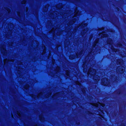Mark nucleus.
Wrapping results in <instances>:
<instances>
[{"instance_id": "obj_17", "label": "nucleus", "mask_w": 126, "mask_h": 126, "mask_svg": "<svg viewBox=\"0 0 126 126\" xmlns=\"http://www.w3.org/2000/svg\"><path fill=\"white\" fill-rule=\"evenodd\" d=\"M78 123V124H79V123Z\"/></svg>"}, {"instance_id": "obj_3", "label": "nucleus", "mask_w": 126, "mask_h": 126, "mask_svg": "<svg viewBox=\"0 0 126 126\" xmlns=\"http://www.w3.org/2000/svg\"><path fill=\"white\" fill-rule=\"evenodd\" d=\"M88 115H90L92 114V113L90 111H88Z\"/></svg>"}, {"instance_id": "obj_4", "label": "nucleus", "mask_w": 126, "mask_h": 126, "mask_svg": "<svg viewBox=\"0 0 126 126\" xmlns=\"http://www.w3.org/2000/svg\"><path fill=\"white\" fill-rule=\"evenodd\" d=\"M118 46L120 47L122 46V44L121 43H119L118 44Z\"/></svg>"}, {"instance_id": "obj_1", "label": "nucleus", "mask_w": 126, "mask_h": 126, "mask_svg": "<svg viewBox=\"0 0 126 126\" xmlns=\"http://www.w3.org/2000/svg\"><path fill=\"white\" fill-rule=\"evenodd\" d=\"M111 49L113 52H116L117 51L118 49L114 48L113 47H111Z\"/></svg>"}, {"instance_id": "obj_6", "label": "nucleus", "mask_w": 126, "mask_h": 126, "mask_svg": "<svg viewBox=\"0 0 126 126\" xmlns=\"http://www.w3.org/2000/svg\"><path fill=\"white\" fill-rule=\"evenodd\" d=\"M116 9H117V10L118 11H119V10H120V9L119 8H118V7H117L116 8Z\"/></svg>"}, {"instance_id": "obj_16", "label": "nucleus", "mask_w": 126, "mask_h": 126, "mask_svg": "<svg viewBox=\"0 0 126 126\" xmlns=\"http://www.w3.org/2000/svg\"><path fill=\"white\" fill-rule=\"evenodd\" d=\"M122 71H123H123H124V70H123V69L122 70Z\"/></svg>"}, {"instance_id": "obj_11", "label": "nucleus", "mask_w": 126, "mask_h": 126, "mask_svg": "<svg viewBox=\"0 0 126 126\" xmlns=\"http://www.w3.org/2000/svg\"><path fill=\"white\" fill-rule=\"evenodd\" d=\"M70 58H71L72 59H73V57H69V58H70Z\"/></svg>"}, {"instance_id": "obj_9", "label": "nucleus", "mask_w": 126, "mask_h": 126, "mask_svg": "<svg viewBox=\"0 0 126 126\" xmlns=\"http://www.w3.org/2000/svg\"><path fill=\"white\" fill-rule=\"evenodd\" d=\"M107 43L108 44H110V43L109 41H107Z\"/></svg>"}, {"instance_id": "obj_8", "label": "nucleus", "mask_w": 126, "mask_h": 126, "mask_svg": "<svg viewBox=\"0 0 126 126\" xmlns=\"http://www.w3.org/2000/svg\"><path fill=\"white\" fill-rule=\"evenodd\" d=\"M39 118L40 120L41 121L42 119V117H39Z\"/></svg>"}, {"instance_id": "obj_12", "label": "nucleus", "mask_w": 126, "mask_h": 126, "mask_svg": "<svg viewBox=\"0 0 126 126\" xmlns=\"http://www.w3.org/2000/svg\"><path fill=\"white\" fill-rule=\"evenodd\" d=\"M107 35V34H105V35H103V36H104V37H106V36H105V35H106H106Z\"/></svg>"}, {"instance_id": "obj_5", "label": "nucleus", "mask_w": 126, "mask_h": 126, "mask_svg": "<svg viewBox=\"0 0 126 126\" xmlns=\"http://www.w3.org/2000/svg\"><path fill=\"white\" fill-rule=\"evenodd\" d=\"M120 126H125V125L124 123H122Z\"/></svg>"}, {"instance_id": "obj_13", "label": "nucleus", "mask_w": 126, "mask_h": 126, "mask_svg": "<svg viewBox=\"0 0 126 126\" xmlns=\"http://www.w3.org/2000/svg\"><path fill=\"white\" fill-rule=\"evenodd\" d=\"M92 69L93 71H94V70H95V69H94V68H92Z\"/></svg>"}, {"instance_id": "obj_10", "label": "nucleus", "mask_w": 126, "mask_h": 126, "mask_svg": "<svg viewBox=\"0 0 126 126\" xmlns=\"http://www.w3.org/2000/svg\"><path fill=\"white\" fill-rule=\"evenodd\" d=\"M99 110L101 112H102V111H103L101 109Z\"/></svg>"}, {"instance_id": "obj_2", "label": "nucleus", "mask_w": 126, "mask_h": 126, "mask_svg": "<svg viewBox=\"0 0 126 126\" xmlns=\"http://www.w3.org/2000/svg\"><path fill=\"white\" fill-rule=\"evenodd\" d=\"M119 91L117 92V94H119L121 93V91L120 90H119Z\"/></svg>"}, {"instance_id": "obj_15", "label": "nucleus", "mask_w": 126, "mask_h": 126, "mask_svg": "<svg viewBox=\"0 0 126 126\" xmlns=\"http://www.w3.org/2000/svg\"><path fill=\"white\" fill-rule=\"evenodd\" d=\"M94 45L95 46V45H96V44H95V43H94Z\"/></svg>"}, {"instance_id": "obj_7", "label": "nucleus", "mask_w": 126, "mask_h": 126, "mask_svg": "<svg viewBox=\"0 0 126 126\" xmlns=\"http://www.w3.org/2000/svg\"><path fill=\"white\" fill-rule=\"evenodd\" d=\"M81 90H82V91L83 92V90H85V89L84 88L82 89H81Z\"/></svg>"}, {"instance_id": "obj_14", "label": "nucleus", "mask_w": 126, "mask_h": 126, "mask_svg": "<svg viewBox=\"0 0 126 126\" xmlns=\"http://www.w3.org/2000/svg\"><path fill=\"white\" fill-rule=\"evenodd\" d=\"M89 71H90L91 72H92V70H89Z\"/></svg>"}]
</instances>
